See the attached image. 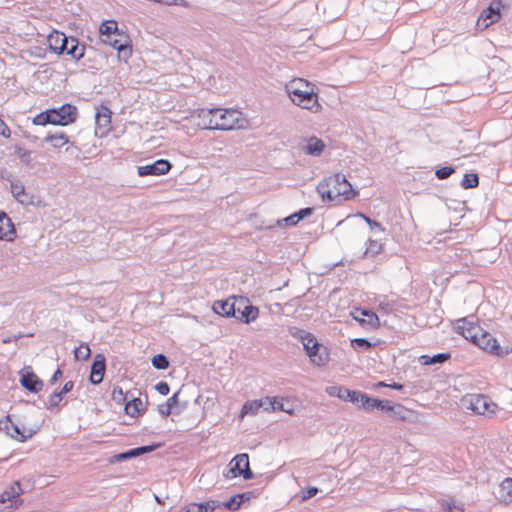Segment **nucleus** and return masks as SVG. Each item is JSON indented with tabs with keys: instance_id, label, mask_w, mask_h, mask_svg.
Masks as SVG:
<instances>
[{
	"instance_id": "obj_1",
	"label": "nucleus",
	"mask_w": 512,
	"mask_h": 512,
	"mask_svg": "<svg viewBox=\"0 0 512 512\" xmlns=\"http://www.w3.org/2000/svg\"><path fill=\"white\" fill-rule=\"evenodd\" d=\"M455 328L465 339L489 354L504 356L512 352L511 348H502L497 339L484 330L477 320H470L468 318L458 319L455 323Z\"/></svg>"
},
{
	"instance_id": "obj_2",
	"label": "nucleus",
	"mask_w": 512,
	"mask_h": 512,
	"mask_svg": "<svg viewBox=\"0 0 512 512\" xmlns=\"http://www.w3.org/2000/svg\"><path fill=\"white\" fill-rule=\"evenodd\" d=\"M201 125L210 130H235L248 126V120L244 114L236 109L214 108L201 110L199 113Z\"/></svg>"
},
{
	"instance_id": "obj_3",
	"label": "nucleus",
	"mask_w": 512,
	"mask_h": 512,
	"mask_svg": "<svg viewBox=\"0 0 512 512\" xmlns=\"http://www.w3.org/2000/svg\"><path fill=\"white\" fill-rule=\"evenodd\" d=\"M285 91L291 102L311 113H320L323 109L319 101L316 85L304 78H293L285 85Z\"/></svg>"
},
{
	"instance_id": "obj_4",
	"label": "nucleus",
	"mask_w": 512,
	"mask_h": 512,
	"mask_svg": "<svg viewBox=\"0 0 512 512\" xmlns=\"http://www.w3.org/2000/svg\"><path fill=\"white\" fill-rule=\"evenodd\" d=\"M323 201L340 204L354 199L358 195L352 184L340 173L323 179L317 187Z\"/></svg>"
},
{
	"instance_id": "obj_5",
	"label": "nucleus",
	"mask_w": 512,
	"mask_h": 512,
	"mask_svg": "<svg viewBox=\"0 0 512 512\" xmlns=\"http://www.w3.org/2000/svg\"><path fill=\"white\" fill-rule=\"evenodd\" d=\"M103 43L110 45L118 52V58L127 60L132 55V45L129 35L118 28L115 20H106L99 26Z\"/></svg>"
},
{
	"instance_id": "obj_6",
	"label": "nucleus",
	"mask_w": 512,
	"mask_h": 512,
	"mask_svg": "<svg viewBox=\"0 0 512 512\" xmlns=\"http://www.w3.org/2000/svg\"><path fill=\"white\" fill-rule=\"evenodd\" d=\"M78 117L77 107L66 103L59 108L47 109L33 119V123L39 126L52 124L56 126H68L73 124Z\"/></svg>"
},
{
	"instance_id": "obj_7",
	"label": "nucleus",
	"mask_w": 512,
	"mask_h": 512,
	"mask_svg": "<svg viewBox=\"0 0 512 512\" xmlns=\"http://www.w3.org/2000/svg\"><path fill=\"white\" fill-rule=\"evenodd\" d=\"M301 342L310 359L317 366H324L329 361V352L323 347L311 333H305L301 336Z\"/></svg>"
},
{
	"instance_id": "obj_8",
	"label": "nucleus",
	"mask_w": 512,
	"mask_h": 512,
	"mask_svg": "<svg viewBox=\"0 0 512 512\" xmlns=\"http://www.w3.org/2000/svg\"><path fill=\"white\" fill-rule=\"evenodd\" d=\"M466 400L469 408L478 415L492 418L499 411L498 405L486 395L472 394L468 395Z\"/></svg>"
},
{
	"instance_id": "obj_9",
	"label": "nucleus",
	"mask_w": 512,
	"mask_h": 512,
	"mask_svg": "<svg viewBox=\"0 0 512 512\" xmlns=\"http://www.w3.org/2000/svg\"><path fill=\"white\" fill-rule=\"evenodd\" d=\"M112 114L107 105L101 104L96 108L95 135L97 137H106L112 131Z\"/></svg>"
},
{
	"instance_id": "obj_10",
	"label": "nucleus",
	"mask_w": 512,
	"mask_h": 512,
	"mask_svg": "<svg viewBox=\"0 0 512 512\" xmlns=\"http://www.w3.org/2000/svg\"><path fill=\"white\" fill-rule=\"evenodd\" d=\"M22 488L18 481L13 482L8 489L0 494V512H11L21 501Z\"/></svg>"
},
{
	"instance_id": "obj_11",
	"label": "nucleus",
	"mask_w": 512,
	"mask_h": 512,
	"mask_svg": "<svg viewBox=\"0 0 512 512\" xmlns=\"http://www.w3.org/2000/svg\"><path fill=\"white\" fill-rule=\"evenodd\" d=\"M228 467L229 469L226 475L227 478H236L242 476L244 479H251L253 477V473L249 465L248 454L243 453L236 455L230 461Z\"/></svg>"
},
{
	"instance_id": "obj_12",
	"label": "nucleus",
	"mask_w": 512,
	"mask_h": 512,
	"mask_svg": "<svg viewBox=\"0 0 512 512\" xmlns=\"http://www.w3.org/2000/svg\"><path fill=\"white\" fill-rule=\"evenodd\" d=\"M237 301L236 318L243 323H250L257 319L259 316V309L249 303V300L245 297H233Z\"/></svg>"
},
{
	"instance_id": "obj_13",
	"label": "nucleus",
	"mask_w": 512,
	"mask_h": 512,
	"mask_svg": "<svg viewBox=\"0 0 512 512\" xmlns=\"http://www.w3.org/2000/svg\"><path fill=\"white\" fill-rule=\"evenodd\" d=\"M502 7V2L500 0L492 2L489 7L482 11L480 14L477 25L482 29L488 28L493 23L499 21L501 17L500 9Z\"/></svg>"
},
{
	"instance_id": "obj_14",
	"label": "nucleus",
	"mask_w": 512,
	"mask_h": 512,
	"mask_svg": "<svg viewBox=\"0 0 512 512\" xmlns=\"http://www.w3.org/2000/svg\"><path fill=\"white\" fill-rule=\"evenodd\" d=\"M351 315L353 319L359 322L363 327L370 329H378L380 327V319L372 310L355 308L351 312Z\"/></svg>"
},
{
	"instance_id": "obj_15",
	"label": "nucleus",
	"mask_w": 512,
	"mask_h": 512,
	"mask_svg": "<svg viewBox=\"0 0 512 512\" xmlns=\"http://www.w3.org/2000/svg\"><path fill=\"white\" fill-rule=\"evenodd\" d=\"M172 168V164L166 159H158L152 164L139 166L137 169L138 175L144 176H161L167 174Z\"/></svg>"
},
{
	"instance_id": "obj_16",
	"label": "nucleus",
	"mask_w": 512,
	"mask_h": 512,
	"mask_svg": "<svg viewBox=\"0 0 512 512\" xmlns=\"http://www.w3.org/2000/svg\"><path fill=\"white\" fill-rule=\"evenodd\" d=\"M44 142L54 150H60L65 147V150L68 151L70 147L74 146L69 136L63 131L47 133L44 137Z\"/></svg>"
},
{
	"instance_id": "obj_17",
	"label": "nucleus",
	"mask_w": 512,
	"mask_h": 512,
	"mask_svg": "<svg viewBox=\"0 0 512 512\" xmlns=\"http://www.w3.org/2000/svg\"><path fill=\"white\" fill-rule=\"evenodd\" d=\"M68 39L69 38L63 32L54 30L48 35L47 42L49 48L54 53L60 55L67 49Z\"/></svg>"
},
{
	"instance_id": "obj_18",
	"label": "nucleus",
	"mask_w": 512,
	"mask_h": 512,
	"mask_svg": "<svg viewBox=\"0 0 512 512\" xmlns=\"http://www.w3.org/2000/svg\"><path fill=\"white\" fill-rule=\"evenodd\" d=\"M237 301L232 298L226 300H217L213 303L212 309L215 313L224 317L236 316Z\"/></svg>"
},
{
	"instance_id": "obj_19",
	"label": "nucleus",
	"mask_w": 512,
	"mask_h": 512,
	"mask_svg": "<svg viewBox=\"0 0 512 512\" xmlns=\"http://www.w3.org/2000/svg\"><path fill=\"white\" fill-rule=\"evenodd\" d=\"M16 238V230L11 219L6 213L0 211V240L13 241Z\"/></svg>"
},
{
	"instance_id": "obj_20",
	"label": "nucleus",
	"mask_w": 512,
	"mask_h": 512,
	"mask_svg": "<svg viewBox=\"0 0 512 512\" xmlns=\"http://www.w3.org/2000/svg\"><path fill=\"white\" fill-rule=\"evenodd\" d=\"M105 357L102 354H96L90 373V381L93 384H99L102 382L105 374Z\"/></svg>"
},
{
	"instance_id": "obj_21",
	"label": "nucleus",
	"mask_w": 512,
	"mask_h": 512,
	"mask_svg": "<svg viewBox=\"0 0 512 512\" xmlns=\"http://www.w3.org/2000/svg\"><path fill=\"white\" fill-rule=\"evenodd\" d=\"M20 383L24 388L33 393H38L43 388V382L35 373L30 371L21 375Z\"/></svg>"
},
{
	"instance_id": "obj_22",
	"label": "nucleus",
	"mask_w": 512,
	"mask_h": 512,
	"mask_svg": "<svg viewBox=\"0 0 512 512\" xmlns=\"http://www.w3.org/2000/svg\"><path fill=\"white\" fill-rule=\"evenodd\" d=\"M152 450H153L152 446L137 447V448L131 449L127 452L114 455L113 458L111 459V462H114V461L119 462V461L127 460V459H130L133 457L140 456V455L150 452Z\"/></svg>"
},
{
	"instance_id": "obj_23",
	"label": "nucleus",
	"mask_w": 512,
	"mask_h": 512,
	"mask_svg": "<svg viewBox=\"0 0 512 512\" xmlns=\"http://www.w3.org/2000/svg\"><path fill=\"white\" fill-rule=\"evenodd\" d=\"M64 52L70 55L73 59L79 60L84 56L85 47L80 45L76 38L71 37L68 39L67 49H65Z\"/></svg>"
},
{
	"instance_id": "obj_24",
	"label": "nucleus",
	"mask_w": 512,
	"mask_h": 512,
	"mask_svg": "<svg viewBox=\"0 0 512 512\" xmlns=\"http://www.w3.org/2000/svg\"><path fill=\"white\" fill-rule=\"evenodd\" d=\"M216 508L214 502H205L200 504H190L187 507H184L179 512H213Z\"/></svg>"
},
{
	"instance_id": "obj_25",
	"label": "nucleus",
	"mask_w": 512,
	"mask_h": 512,
	"mask_svg": "<svg viewBox=\"0 0 512 512\" xmlns=\"http://www.w3.org/2000/svg\"><path fill=\"white\" fill-rule=\"evenodd\" d=\"M500 497L504 503H512V478H506L500 484Z\"/></svg>"
},
{
	"instance_id": "obj_26",
	"label": "nucleus",
	"mask_w": 512,
	"mask_h": 512,
	"mask_svg": "<svg viewBox=\"0 0 512 512\" xmlns=\"http://www.w3.org/2000/svg\"><path fill=\"white\" fill-rule=\"evenodd\" d=\"M11 192L18 202L22 204L29 203V196L26 194L24 186L20 182L11 184Z\"/></svg>"
},
{
	"instance_id": "obj_27",
	"label": "nucleus",
	"mask_w": 512,
	"mask_h": 512,
	"mask_svg": "<svg viewBox=\"0 0 512 512\" xmlns=\"http://www.w3.org/2000/svg\"><path fill=\"white\" fill-rule=\"evenodd\" d=\"M324 147V142L321 139L312 137L308 140L305 150L308 154L319 155L323 151Z\"/></svg>"
},
{
	"instance_id": "obj_28",
	"label": "nucleus",
	"mask_w": 512,
	"mask_h": 512,
	"mask_svg": "<svg viewBox=\"0 0 512 512\" xmlns=\"http://www.w3.org/2000/svg\"><path fill=\"white\" fill-rule=\"evenodd\" d=\"M311 213H312L311 208H304V209L300 210L299 212L294 213V214L284 218L283 221L286 223V225L293 226V225H296L304 217L310 215Z\"/></svg>"
},
{
	"instance_id": "obj_29",
	"label": "nucleus",
	"mask_w": 512,
	"mask_h": 512,
	"mask_svg": "<svg viewBox=\"0 0 512 512\" xmlns=\"http://www.w3.org/2000/svg\"><path fill=\"white\" fill-rule=\"evenodd\" d=\"M142 401L139 398H134L125 405V412L131 417H138L141 413Z\"/></svg>"
},
{
	"instance_id": "obj_30",
	"label": "nucleus",
	"mask_w": 512,
	"mask_h": 512,
	"mask_svg": "<svg viewBox=\"0 0 512 512\" xmlns=\"http://www.w3.org/2000/svg\"><path fill=\"white\" fill-rule=\"evenodd\" d=\"M74 387V383L72 381H68L64 384L62 390L58 393H54L49 398L50 405L56 406L62 400L64 394L70 392Z\"/></svg>"
},
{
	"instance_id": "obj_31",
	"label": "nucleus",
	"mask_w": 512,
	"mask_h": 512,
	"mask_svg": "<svg viewBox=\"0 0 512 512\" xmlns=\"http://www.w3.org/2000/svg\"><path fill=\"white\" fill-rule=\"evenodd\" d=\"M392 412L393 416L400 421H408L410 416L414 414L411 409L406 408L401 404H396V407Z\"/></svg>"
},
{
	"instance_id": "obj_32",
	"label": "nucleus",
	"mask_w": 512,
	"mask_h": 512,
	"mask_svg": "<svg viewBox=\"0 0 512 512\" xmlns=\"http://www.w3.org/2000/svg\"><path fill=\"white\" fill-rule=\"evenodd\" d=\"M262 407V403L260 400H252L249 402H246L241 410V417L247 415V414H256Z\"/></svg>"
},
{
	"instance_id": "obj_33",
	"label": "nucleus",
	"mask_w": 512,
	"mask_h": 512,
	"mask_svg": "<svg viewBox=\"0 0 512 512\" xmlns=\"http://www.w3.org/2000/svg\"><path fill=\"white\" fill-rule=\"evenodd\" d=\"M478 185H479V177L475 173H467V174H465L463 179H462V181H461V186L464 189L475 188Z\"/></svg>"
},
{
	"instance_id": "obj_34",
	"label": "nucleus",
	"mask_w": 512,
	"mask_h": 512,
	"mask_svg": "<svg viewBox=\"0 0 512 512\" xmlns=\"http://www.w3.org/2000/svg\"><path fill=\"white\" fill-rule=\"evenodd\" d=\"M91 355V350L88 344L82 343L74 350V357L76 360H87Z\"/></svg>"
},
{
	"instance_id": "obj_35",
	"label": "nucleus",
	"mask_w": 512,
	"mask_h": 512,
	"mask_svg": "<svg viewBox=\"0 0 512 512\" xmlns=\"http://www.w3.org/2000/svg\"><path fill=\"white\" fill-rule=\"evenodd\" d=\"M6 420L11 423V427L13 429V433L10 432L11 436L18 439L19 441H25L27 438L32 436V432H29L28 434H25L24 432L20 431L19 427L11 422L10 415L6 416Z\"/></svg>"
},
{
	"instance_id": "obj_36",
	"label": "nucleus",
	"mask_w": 512,
	"mask_h": 512,
	"mask_svg": "<svg viewBox=\"0 0 512 512\" xmlns=\"http://www.w3.org/2000/svg\"><path fill=\"white\" fill-rule=\"evenodd\" d=\"M151 362L156 369L165 370L169 367V360L163 354L153 356Z\"/></svg>"
},
{
	"instance_id": "obj_37",
	"label": "nucleus",
	"mask_w": 512,
	"mask_h": 512,
	"mask_svg": "<svg viewBox=\"0 0 512 512\" xmlns=\"http://www.w3.org/2000/svg\"><path fill=\"white\" fill-rule=\"evenodd\" d=\"M380 404V399L369 397L365 394L361 407L365 410L371 411L377 409Z\"/></svg>"
},
{
	"instance_id": "obj_38",
	"label": "nucleus",
	"mask_w": 512,
	"mask_h": 512,
	"mask_svg": "<svg viewBox=\"0 0 512 512\" xmlns=\"http://www.w3.org/2000/svg\"><path fill=\"white\" fill-rule=\"evenodd\" d=\"M424 364H435V363H443L450 358V354L440 353L433 357L423 356Z\"/></svg>"
},
{
	"instance_id": "obj_39",
	"label": "nucleus",
	"mask_w": 512,
	"mask_h": 512,
	"mask_svg": "<svg viewBox=\"0 0 512 512\" xmlns=\"http://www.w3.org/2000/svg\"><path fill=\"white\" fill-rule=\"evenodd\" d=\"M245 494H238L233 496L228 502L225 503V507L230 510H237L240 508Z\"/></svg>"
},
{
	"instance_id": "obj_40",
	"label": "nucleus",
	"mask_w": 512,
	"mask_h": 512,
	"mask_svg": "<svg viewBox=\"0 0 512 512\" xmlns=\"http://www.w3.org/2000/svg\"><path fill=\"white\" fill-rule=\"evenodd\" d=\"M349 397V401L361 407L365 393L360 391H344Z\"/></svg>"
},
{
	"instance_id": "obj_41",
	"label": "nucleus",
	"mask_w": 512,
	"mask_h": 512,
	"mask_svg": "<svg viewBox=\"0 0 512 512\" xmlns=\"http://www.w3.org/2000/svg\"><path fill=\"white\" fill-rule=\"evenodd\" d=\"M260 402L265 411L274 412V405L278 403V397H265L260 399Z\"/></svg>"
},
{
	"instance_id": "obj_42",
	"label": "nucleus",
	"mask_w": 512,
	"mask_h": 512,
	"mask_svg": "<svg viewBox=\"0 0 512 512\" xmlns=\"http://www.w3.org/2000/svg\"><path fill=\"white\" fill-rule=\"evenodd\" d=\"M455 172V169L451 166L441 167L436 170L435 175L438 179H446L450 177Z\"/></svg>"
},
{
	"instance_id": "obj_43",
	"label": "nucleus",
	"mask_w": 512,
	"mask_h": 512,
	"mask_svg": "<svg viewBox=\"0 0 512 512\" xmlns=\"http://www.w3.org/2000/svg\"><path fill=\"white\" fill-rule=\"evenodd\" d=\"M374 344L370 343L368 340L364 339V338H355V339H352L351 340V346L354 348V349H358V348H365V349H369L373 346Z\"/></svg>"
},
{
	"instance_id": "obj_44",
	"label": "nucleus",
	"mask_w": 512,
	"mask_h": 512,
	"mask_svg": "<svg viewBox=\"0 0 512 512\" xmlns=\"http://www.w3.org/2000/svg\"><path fill=\"white\" fill-rule=\"evenodd\" d=\"M284 407L283 412H286L290 415L294 414L295 411V400L291 398H285L284 399Z\"/></svg>"
},
{
	"instance_id": "obj_45",
	"label": "nucleus",
	"mask_w": 512,
	"mask_h": 512,
	"mask_svg": "<svg viewBox=\"0 0 512 512\" xmlns=\"http://www.w3.org/2000/svg\"><path fill=\"white\" fill-rule=\"evenodd\" d=\"M445 509L447 512H464L463 506L455 501L447 502Z\"/></svg>"
},
{
	"instance_id": "obj_46",
	"label": "nucleus",
	"mask_w": 512,
	"mask_h": 512,
	"mask_svg": "<svg viewBox=\"0 0 512 512\" xmlns=\"http://www.w3.org/2000/svg\"><path fill=\"white\" fill-rule=\"evenodd\" d=\"M396 407V404L395 403H392L391 401L389 400H381L380 399V404L378 406L377 409H380V410H383V411H393Z\"/></svg>"
},
{
	"instance_id": "obj_47",
	"label": "nucleus",
	"mask_w": 512,
	"mask_h": 512,
	"mask_svg": "<svg viewBox=\"0 0 512 512\" xmlns=\"http://www.w3.org/2000/svg\"><path fill=\"white\" fill-rule=\"evenodd\" d=\"M155 389L161 395H168L170 391V387L167 382H159L156 384Z\"/></svg>"
},
{
	"instance_id": "obj_48",
	"label": "nucleus",
	"mask_w": 512,
	"mask_h": 512,
	"mask_svg": "<svg viewBox=\"0 0 512 512\" xmlns=\"http://www.w3.org/2000/svg\"><path fill=\"white\" fill-rule=\"evenodd\" d=\"M317 493H318V489L316 487H311L301 494V501H306V500L314 497Z\"/></svg>"
},
{
	"instance_id": "obj_49",
	"label": "nucleus",
	"mask_w": 512,
	"mask_h": 512,
	"mask_svg": "<svg viewBox=\"0 0 512 512\" xmlns=\"http://www.w3.org/2000/svg\"><path fill=\"white\" fill-rule=\"evenodd\" d=\"M178 400H179V392H176L174 393L171 397H169L166 401V404L170 407V408H174L177 404H178Z\"/></svg>"
},
{
	"instance_id": "obj_50",
	"label": "nucleus",
	"mask_w": 512,
	"mask_h": 512,
	"mask_svg": "<svg viewBox=\"0 0 512 512\" xmlns=\"http://www.w3.org/2000/svg\"><path fill=\"white\" fill-rule=\"evenodd\" d=\"M158 411H159V413H160L163 417H168V416L172 413V408H170V407L165 403V404L159 405V407H158Z\"/></svg>"
},
{
	"instance_id": "obj_51",
	"label": "nucleus",
	"mask_w": 512,
	"mask_h": 512,
	"mask_svg": "<svg viewBox=\"0 0 512 512\" xmlns=\"http://www.w3.org/2000/svg\"><path fill=\"white\" fill-rule=\"evenodd\" d=\"M333 390H337V396L343 400H348L349 401V397H347L346 393L344 391H350L349 389L347 388H342V387H333L332 388Z\"/></svg>"
},
{
	"instance_id": "obj_52",
	"label": "nucleus",
	"mask_w": 512,
	"mask_h": 512,
	"mask_svg": "<svg viewBox=\"0 0 512 512\" xmlns=\"http://www.w3.org/2000/svg\"><path fill=\"white\" fill-rule=\"evenodd\" d=\"M112 397H113V399H115V400H121V399H123V397H124V393H123L122 388H120V387H115V388L113 389V391H112Z\"/></svg>"
},
{
	"instance_id": "obj_53",
	"label": "nucleus",
	"mask_w": 512,
	"mask_h": 512,
	"mask_svg": "<svg viewBox=\"0 0 512 512\" xmlns=\"http://www.w3.org/2000/svg\"><path fill=\"white\" fill-rule=\"evenodd\" d=\"M358 216H360L361 218H363L368 224L370 227H378V228H381V225L373 220H371L369 217L363 215L362 213H359Z\"/></svg>"
},
{
	"instance_id": "obj_54",
	"label": "nucleus",
	"mask_w": 512,
	"mask_h": 512,
	"mask_svg": "<svg viewBox=\"0 0 512 512\" xmlns=\"http://www.w3.org/2000/svg\"><path fill=\"white\" fill-rule=\"evenodd\" d=\"M284 399L285 398H278V403H276L274 405V412L275 411H283V407H284Z\"/></svg>"
},
{
	"instance_id": "obj_55",
	"label": "nucleus",
	"mask_w": 512,
	"mask_h": 512,
	"mask_svg": "<svg viewBox=\"0 0 512 512\" xmlns=\"http://www.w3.org/2000/svg\"><path fill=\"white\" fill-rule=\"evenodd\" d=\"M388 388H392V389H396V390H402L403 389V385L402 384H399V383H391V384H388L387 385Z\"/></svg>"
},
{
	"instance_id": "obj_56",
	"label": "nucleus",
	"mask_w": 512,
	"mask_h": 512,
	"mask_svg": "<svg viewBox=\"0 0 512 512\" xmlns=\"http://www.w3.org/2000/svg\"><path fill=\"white\" fill-rule=\"evenodd\" d=\"M61 375H62L61 370H60V369H57V370L54 372V374H53L52 380H53V381L58 380V379L61 377Z\"/></svg>"
},
{
	"instance_id": "obj_57",
	"label": "nucleus",
	"mask_w": 512,
	"mask_h": 512,
	"mask_svg": "<svg viewBox=\"0 0 512 512\" xmlns=\"http://www.w3.org/2000/svg\"><path fill=\"white\" fill-rule=\"evenodd\" d=\"M387 383L383 382V381H380L378 383L375 384V387L376 388H380V387H387Z\"/></svg>"
}]
</instances>
